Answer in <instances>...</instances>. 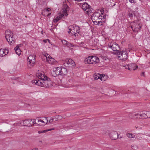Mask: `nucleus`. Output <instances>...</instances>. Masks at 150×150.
I'll return each instance as SVG.
<instances>
[{"label": "nucleus", "mask_w": 150, "mask_h": 150, "mask_svg": "<svg viewBox=\"0 0 150 150\" xmlns=\"http://www.w3.org/2000/svg\"><path fill=\"white\" fill-rule=\"evenodd\" d=\"M131 27L134 32H137L139 31L142 26L140 20H135L130 23Z\"/></svg>", "instance_id": "obj_1"}, {"label": "nucleus", "mask_w": 150, "mask_h": 150, "mask_svg": "<svg viewBox=\"0 0 150 150\" xmlns=\"http://www.w3.org/2000/svg\"><path fill=\"white\" fill-rule=\"evenodd\" d=\"M5 37L9 44L11 45H13L15 42V39L13 37V33L10 30H7L5 32Z\"/></svg>", "instance_id": "obj_2"}, {"label": "nucleus", "mask_w": 150, "mask_h": 150, "mask_svg": "<svg viewBox=\"0 0 150 150\" xmlns=\"http://www.w3.org/2000/svg\"><path fill=\"white\" fill-rule=\"evenodd\" d=\"M40 86L42 87L48 88L52 86V82L50 79L46 77L40 80Z\"/></svg>", "instance_id": "obj_3"}, {"label": "nucleus", "mask_w": 150, "mask_h": 150, "mask_svg": "<svg viewBox=\"0 0 150 150\" xmlns=\"http://www.w3.org/2000/svg\"><path fill=\"white\" fill-rule=\"evenodd\" d=\"M103 15L102 13L100 14V13L96 12H94L92 15L91 18L94 24H95V22H100V21H102Z\"/></svg>", "instance_id": "obj_4"}, {"label": "nucleus", "mask_w": 150, "mask_h": 150, "mask_svg": "<svg viewBox=\"0 0 150 150\" xmlns=\"http://www.w3.org/2000/svg\"><path fill=\"white\" fill-rule=\"evenodd\" d=\"M69 30V33L75 36H78L80 31L79 28L76 25H73L70 26Z\"/></svg>", "instance_id": "obj_5"}, {"label": "nucleus", "mask_w": 150, "mask_h": 150, "mask_svg": "<svg viewBox=\"0 0 150 150\" xmlns=\"http://www.w3.org/2000/svg\"><path fill=\"white\" fill-rule=\"evenodd\" d=\"M85 64L98 63L99 62V58L95 56H90L86 58L84 60Z\"/></svg>", "instance_id": "obj_6"}, {"label": "nucleus", "mask_w": 150, "mask_h": 150, "mask_svg": "<svg viewBox=\"0 0 150 150\" xmlns=\"http://www.w3.org/2000/svg\"><path fill=\"white\" fill-rule=\"evenodd\" d=\"M108 47L113 51H116L117 52L120 49L119 46L117 43L114 42H110L108 45Z\"/></svg>", "instance_id": "obj_7"}, {"label": "nucleus", "mask_w": 150, "mask_h": 150, "mask_svg": "<svg viewBox=\"0 0 150 150\" xmlns=\"http://www.w3.org/2000/svg\"><path fill=\"white\" fill-rule=\"evenodd\" d=\"M82 8L85 11V13L88 15L92 12V10L90 6L86 3H85L82 4Z\"/></svg>", "instance_id": "obj_8"}, {"label": "nucleus", "mask_w": 150, "mask_h": 150, "mask_svg": "<svg viewBox=\"0 0 150 150\" xmlns=\"http://www.w3.org/2000/svg\"><path fill=\"white\" fill-rule=\"evenodd\" d=\"M117 53L118 55V57L119 59L125 61L127 59V54L126 51H123L122 52H121L118 51Z\"/></svg>", "instance_id": "obj_9"}, {"label": "nucleus", "mask_w": 150, "mask_h": 150, "mask_svg": "<svg viewBox=\"0 0 150 150\" xmlns=\"http://www.w3.org/2000/svg\"><path fill=\"white\" fill-rule=\"evenodd\" d=\"M35 56L34 55H31L28 57V60L29 62L28 64L29 67L30 68L33 66L35 62Z\"/></svg>", "instance_id": "obj_10"}, {"label": "nucleus", "mask_w": 150, "mask_h": 150, "mask_svg": "<svg viewBox=\"0 0 150 150\" xmlns=\"http://www.w3.org/2000/svg\"><path fill=\"white\" fill-rule=\"evenodd\" d=\"M45 56L47 62L50 64H54L57 63L56 60L51 57L49 54H46L45 55Z\"/></svg>", "instance_id": "obj_11"}, {"label": "nucleus", "mask_w": 150, "mask_h": 150, "mask_svg": "<svg viewBox=\"0 0 150 150\" xmlns=\"http://www.w3.org/2000/svg\"><path fill=\"white\" fill-rule=\"evenodd\" d=\"M94 79L96 80L100 79L101 81H104L106 80V77L104 74H96L94 76Z\"/></svg>", "instance_id": "obj_12"}, {"label": "nucleus", "mask_w": 150, "mask_h": 150, "mask_svg": "<svg viewBox=\"0 0 150 150\" xmlns=\"http://www.w3.org/2000/svg\"><path fill=\"white\" fill-rule=\"evenodd\" d=\"M60 67H57L53 68L52 76L56 77L58 75H61Z\"/></svg>", "instance_id": "obj_13"}, {"label": "nucleus", "mask_w": 150, "mask_h": 150, "mask_svg": "<svg viewBox=\"0 0 150 150\" xmlns=\"http://www.w3.org/2000/svg\"><path fill=\"white\" fill-rule=\"evenodd\" d=\"M23 123L24 126L30 127L32 125L33 120L31 119H27L23 121Z\"/></svg>", "instance_id": "obj_14"}, {"label": "nucleus", "mask_w": 150, "mask_h": 150, "mask_svg": "<svg viewBox=\"0 0 150 150\" xmlns=\"http://www.w3.org/2000/svg\"><path fill=\"white\" fill-rule=\"evenodd\" d=\"M67 10L65 9H64L62 13V14H60L59 15L57 16L56 17V18L57 19H58V20L59 21L63 18H65L67 16Z\"/></svg>", "instance_id": "obj_15"}, {"label": "nucleus", "mask_w": 150, "mask_h": 150, "mask_svg": "<svg viewBox=\"0 0 150 150\" xmlns=\"http://www.w3.org/2000/svg\"><path fill=\"white\" fill-rule=\"evenodd\" d=\"M139 114V115L138 116L136 117L137 119L147 118V115L146 114V111L140 112Z\"/></svg>", "instance_id": "obj_16"}, {"label": "nucleus", "mask_w": 150, "mask_h": 150, "mask_svg": "<svg viewBox=\"0 0 150 150\" xmlns=\"http://www.w3.org/2000/svg\"><path fill=\"white\" fill-rule=\"evenodd\" d=\"M109 135L110 138L112 140H116L118 137L117 133L116 131L112 132Z\"/></svg>", "instance_id": "obj_17"}, {"label": "nucleus", "mask_w": 150, "mask_h": 150, "mask_svg": "<svg viewBox=\"0 0 150 150\" xmlns=\"http://www.w3.org/2000/svg\"><path fill=\"white\" fill-rule=\"evenodd\" d=\"M36 76L40 80L46 78V77H47L45 75L44 72L42 71L39 72L38 73H37Z\"/></svg>", "instance_id": "obj_18"}, {"label": "nucleus", "mask_w": 150, "mask_h": 150, "mask_svg": "<svg viewBox=\"0 0 150 150\" xmlns=\"http://www.w3.org/2000/svg\"><path fill=\"white\" fill-rule=\"evenodd\" d=\"M8 53V49L6 48L5 49L1 48L0 49V56L3 57L6 54Z\"/></svg>", "instance_id": "obj_19"}, {"label": "nucleus", "mask_w": 150, "mask_h": 150, "mask_svg": "<svg viewBox=\"0 0 150 150\" xmlns=\"http://www.w3.org/2000/svg\"><path fill=\"white\" fill-rule=\"evenodd\" d=\"M42 118H43L42 120L40 119L38 120V122L39 123L38 125L42 126L44 125L45 124V121H46L47 122H48L47 118L44 117H42ZM47 123H46V124Z\"/></svg>", "instance_id": "obj_20"}, {"label": "nucleus", "mask_w": 150, "mask_h": 150, "mask_svg": "<svg viewBox=\"0 0 150 150\" xmlns=\"http://www.w3.org/2000/svg\"><path fill=\"white\" fill-rule=\"evenodd\" d=\"M129 70H134L137 68H138V66L134 63H131L129 64Z\"/></svg>", "instance_id": "obj_21"}, {"label": "nucleus", "mask_w": 150, "mask_h": 150, "mask_svg": "<svg viewBox=\"0 0 150 150\" xmlns=\"http://www.w3.org/2000/svg\"><path fill=\"white\" fill-rule=\"evenodd\" d=\"M60 72L61 75H66L67 72V70L64 67H60Z\"/></svg>", "instance_id": "obj_22"}, {"label": "nucleus", "mask_w": 150, "mask_h": 150, "mask_svg": "<svg viewBox=\"0 0 150 150\" xmlns=\"http://www.w3.org/2000/svg\"><path fill=\"white\" fill-rule=\"evenodd\" d=\"M139 114L134 113H130L129 114V118L132 119H134L135 117L138 116Z\"/></svg>", "instance_id": "obj_23"}, {"label": "nucleus", "mask_w": 150, "mask_h": 150, "mask_svg": "<svg viewBox=\"0 0 150 150\" xmlns=\"http://www.w3.org/2000/svg\"><path fill=\"white\" fill-rule=\"evenodd\" d=\"M19 46H17L14 48V50L16 54L18 55H19L21 54V51L20 49L19 48Z\"/></svg>", "instance_id": "obj_24"}, {"label": "nucleus", "mask_w": 150, "mask_h": 150, "mask_svg": "<svg viewBox=\"0 0 150 150\" xmlns=\"http://www.w3.org/2000/svg\"><path fill=\"white\" fill-rule=\"evenodd\" d=\"M67 62H69V65H71L73 67H74L75 65V64L74 61L71 59H68V60L67 61Z\"/></svg>", "instance_id": "obj_25"}, {"label": "nucleus", "mask_w": 150, "mask_h": 150, "mask_svg": "<svg viewBox=\"0 0 150 150\" xmlns=\"http://www.w3.org/2000/svg\"><path fill=\"white\" fill-rule=\"evenodd\" d=\"M32 83L36 84L37 85L40 86V80H33L32 81Z\"/></svg>", "instance_id": "obj_26"}, {"label": "nucleus", "mask_w": 150, "mask_h": 150, "mask_svg": "<svg viewBox=\"0 0 150 150\" xmlns=\"http://www.w3.org/2000/svg\"><path fill=\"white\" fill-rule=\"evenodd\" d=\"M45 0H37L36 2L39 5H42L45 3Z\"/></svg>", "instance_id": "obj_27"}, {"label": "nucleus", "mask_w": 150, "mask_h": 150, "mask_svg": "<svg viewBox=\"0 0 150 150\" xmlns=\"http://www.w3.org/2000/svg\"><path fill=\"white\" fill-rule=\"evenodd\" d=\"M67 60H68V59H67L64 62L63 65L65 67H68L69 66V62H67Z\"/></svg>", "instance_id": "obj_28"}, {"label": "nucleus", "mask_w": 150, "mask_h": 150, "mask_svg": "<svg viewBox=\"0 0 150 150\" xmlns=\"http://www.w3.org/2000/svg\"><path fill=\"white\" fill-rule=\"evenodd\" d=\"M126 135L128 137L130 138H134L135 136L134 135L129 133L127 134Z\"/></svg>", "instance_id": "obj_29"}, {"label": "nucleus", "mask_w": 150, "mask_h": 150, "mask_svg": "<svg viewBox=\"0 0 150 150\" xmlns=\"http://www.w3.org/2000/svg\"><path fill=\"white\" fill-rule=\"evenodd\" d=\"M13 125L15 126H20L22 125V123L20 121L18 122H17L14 123L13 124Z\"/></svg>", "instance_id": "obj_30"}, {"label": "nucleus", "mask_w": 150, "mask_h": 150, "mask_svg": "<svg viewBox=\"0 0 150 150\" xmlns=\"http://www.w3.org/2000/svg\"><path fill=\"white\" fill-rule=\"evenodd\" d=\"M146 114L147 115V118L148 117H150V111H146Z\"/></svg>", "instance_id": "obj_31"}, {"label": "nucleus", "mask_w": 150, "mask_h": 150, "mask_svg": "<svg viewBox=\"0 0 150 150\" xmlns=\"http://www.w3.org/2000/svg\"><path fill=\"white\" fill-rule=\"evenodd\" d=\"M67 46L68 47H73L74 46V45H73L71 43L69 42H68L67 43Z\"/></svg>", "instance_id": "obj_32"}, {"label": "nucleus", "mask_w": 150, "mask_h": 150, "mask_svg": "<svg viewBox=\"0 0 150 150\" xmlns=\"http://www.w3.org/2000/svg\"><path fill=\"white\" fill-rule=\"evenodd\" d=\"M100 21V22H99V23H98V22H95V24H97V25H102V21H103V20L102 21Z\"/></svg>", "instance_id": "obj_33"}, {"label": "nucleus", "mask_w": 150, "mask_h": 150, "mask_svg": "<svg viewBox=\"0 0 150 150\" xmlns=\"http://www.w3.org/2000/svg\"><path fill=\"white\" fill-rule=\"evenodd\" d=\"M62 42L63 45H67L68 42L66 41V40H63L62 41Z\"/></svg>", "instance_id": "obj_34"}, {"label": "nucleus", "mask_w": 150, "mask_h": 150, "mask_svg": "<svg viewBox=\"0 0 150 150\" xmlns=\"http://www.w3.org/2000/svg\"><path fill=\"white\" fill-rule=\"evenodd\" d=\"M53 129V128H52V129H47V130H43L42 131V133H43V132H47V131H50V130H53V129Z\"/></svg>", "instance_id": "obj_35"}, {"label": "nucleus", "mask_w": 150, "mask_h": 150, "mask_svg": "<svg viewBox=\"0 0 150 150\" xmlns=\"http://www.w3.org/2000/svg\"><path fill=\"white\" fill-rule=\"evenodd\" d=\"M128 16L129 17H132L133 16V15L132 12H129L128 13Z\"/></svg>", "instance_id": "obj_36"}, {"label": "nucleus", "mask_w": 150, "mask_h": 150, "mask_svg": "<svg viewBox=\"0 0 150 150\" xmlns=\"http://www.w3.org/2000/svg\"><path fill=\"white\" fill-rule=\"evenodd\" d=\"M129 1L132 3H135L136 1L135 0H129Z\"/></svg>", "instance_id": "obj_37"}, {"label": "nucleus", "mask_w": 150, "mask_h": 150, "mask_svg": "<svg viewBox=\"0 0 150 150\" xmlns=\"http://www.w3.org/2000/svg\"><path fill=\"white\" fill-rule=\"evenodd\" d=\"M125 69H128L129 70V64L128 65H125Z\"/></svg>", "instance_id": "obj_38"}, {"label": "nucleus", "mask_w": 150, "mask_h": 150, "mask_svg": "<svg viewBox=\"0 0 150 150\" xmlns=\"http://www.w3.org/2000/svg\"><path fill=\"white\" fill-rule=\"evenodd\" d=\"M33 121V124H37V123L36 122L35 120V119H33L32 120Z\"/></svg>", "instance_id": "obj_39"}, {"label": "nucleus", "mask_w": 150, "mask_h": 150, "mask_svg": "<svg viewBox=\"0 0 150 150\" xmlns=\"http://www.w3.org/2000/svg\"><path fill=\"white\" fill-rule=\"evenodd\" d=\"M57 119L58 120H60V119L62 117L60 116H59V115L57 116Z\"/></svg>", "instance_id": "obj_40"}, {"label": "nucleus", "mask_w": 150, "mask_h": 150, "mask_svg": "<svg viewBox=\"0 0 150 150\" xmlns=\"http://www.w3.org/2000/svg\"><path fill=\"white\" fill-rule=\"evenodd\" d=\"M59 20L58 19H57V18H56V19L54 20V22L56 23Z\"/></svg>", "instance_id": "obj_41"}, {"label": "nucleus", "mask_w": 150, "mask_h": 150, "mask_svg": "<svg viewBox=\"0 0 150 150\" xmlns=\"http://www.w3.org/2000/svg\"><path fill=\"white\" fill-rule=\"evenodd\" d=\"M53 120L54 119L52 118L49 120V122H52L53 121Z\"/></svg>", "instance_id": "obj_42"}, {"label": "nucleus", "mask_w": 150, "mask_h": 150, "mask_svg": "<svg viewBox=\"0 0 150 150\" xmlns=\"http://www.w3.org/2000/svg\"><path fill=\"white\" fill-rule=\"evenodd\" d=\"M51 10V9L50 8H48L47 9H46V11H50Z\"/></svg>", "instance_id": "obj_43"}, {"label": "nucleus", "mask_w": 150, "mask_h": 150, "mask_svg": "<svg viewBox=\"0 0 150 150\" xmlns=\"http://www.w3.org/2000/svg\"><path fill=\"white\" fill-rule=\"evenodd\" d=\"M106 15H103V19L104 20L106 18Z\"/></svg>", "instance_id": "obj_44"}, {"label": "nucleus", "mask_w": 150, "mask_h": 150, "mask_svg": "<svg viewBox=\"0 0 150 150\" xmlns=\"http://www.w3.org/2000/svg\"><path fill=\"white\" fill-rule=\"evenodd\" d=\"M32 150H38V149L37 148H35L32 149Z\"/></svg>", "instance_id": "obj_45"}, {"label": "nucleus", "mask_w": 150, "mask_h": 150, "mask_svg": "<svg viewBox=\"0 0 150 150\" xmlns=\"http://www.w3.org/2000/svg\"><path fill=\"white\" fill-rule=\"evenodd\" d=\"M144 72H142V73H141V75L142 76H144Z\"/></svg>", "instance_id": "obj_46"}, {"label": "nucleus", "mask_w": 150, "mask_h": 150, "mask_svg": "<svg viewBox=\"0 0 150 150\" xmlns=\"http://www.w3.org/2000/svg\"><path fill=\"white\" fill-rule=\"evenodd\" d=\"M47 40H43V41L45 43H46L47 42Z\"/></svg>", "instance_id": "obj_47"}, {"label": "nucleus", "mask_w": 150, "mask_h": 150, "mask_svg": "<svg viewBox=\"0 0 150 150\" xmlns=\"http://www.w3.org/2000/svg\"><path fill=\"white\" fill-rule=\"evenodd\" d=\"M51 13H49L48 14H47V16H49L50 15Z\"/></svg>", "instance_id": "obj_48"}, {"label": "nucleus", "mask_w": 150, "mask_h": 150, "mask_svg": "<svg viewBox=\"0 0 150 150\" xmlns=\"http://www.w3.org/2000/svg\"><path fill=\"white\" fill-rule=\"evenodd\" d=\"M47 40L50 43V40L48 39H47Z\"/></svg>", "instance_id": "obj_49"}, {"label": "nucleus", "mask_w": 150, "mask_h": 150, "mask_svg": "<svg viewBox=\"0 0 150 150\" xmlns=\"http://www.w3.org/2000/svg\"><path fill=\"white\" fill-rule=\"evenodd\" d=\"M137 135H138V137H137V138H138V137H139V136H140V135H141V134H138Z\"/></svg>", "instance_id": "obj_50"}, {"label": "nucleus", "mask_w": 150, "mask_h": 150, "mask_svg": "<svg viewBox=\"0 0 150 150\" xmlns=\"http://www.w3.org/2000/svg\"><path fill=\"white\" fill-rule=\"evenodd\" d=\"M81 44H84V42H82L81 43Z\"/></svg>", "instance_id": "obj_51"}, {"label": "nucleus", "mask_w": 150, "mask_h": 150, "mask_svg": "<svg viewBox=\"0 0 150 150\" xmlns=\"http://www.w3.org/2000/svg\"><path fill=\"white\" fill-rule=\"evenodd\" d=\"M136 9H138V8H136Z\"/></svg>", "instance_id": "obj_52"}, {"label": "nucleus", "mask_w": 150, "mask_h": 150, "mask_svg": "<svg viewBox=\"0 0 150 150\" xmlns=\"http://www.w3.org/2000/svg\"><path fill=\"white\" fill-rule=\"evenodd\" d=\"M40 142H42V141H40Z\"/></svg>", "instance_id": "obj_53"}]
</instances>
